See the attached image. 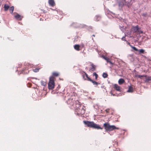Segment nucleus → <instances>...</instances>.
<instances>
[{
  "label": "nucleus",
  "mask_w": 151,
  "mask_h": 151,
  "mask_svg": "<svg viewBox=\"0 0 151 151\" xmlns=\"http://www.w3.org/2000/svg\"><path fill=\"white\" fill-rule=\"evenodd\" d=\"M55 78L53 76H51L49 78V81L48 83V88L49 90H52L55 87Z\"/></svg>",
  "instance_id": "f257e3e1"
},
{
  "label": "nucleus",
  "mask_w": 151,
  "mask_h": 151,
  "mask_svg": "<svg viewBox=\"0 0 151 151\" xmlns=\"http://www.w3.org/2000/svg\"><path fill=\"white\" fill-rule=\"evenodd\" d=\"M105 129L106 130L111 131L115 129H118V128H117L114 125H110L109 123H104V124Z\"/></svg>",
  "instance_id": "f03ea898"
},
{
  "label": "nucleus",
  "mask_w": 151,
  "mask_h": 151,
  "mask_svg": "<svg viewBox=\"0 0 151 151\" xmlns=\"http://www.w3.org/2000/svg\"><path fill=\"white\" fill-rule=\"evenodd\" d=\"M85 109L82 107L80 108L76 109L75 110V114L77 115L81 116L83 114L85 113Z\"/></svg>",
  "instance_id": "7ed1b4c3"
},
{
  "label": "nucleus",
  "mask_w": 151,
  "mask_h": 151,
  "mask_svg": "<svg viewBox=\"0 0 151 151\" xmlns=\"http://www.w3.org/2000/svg\"><path fill=\"white\" fill-rule=\"evenodd\" d=\"M86 126L92 127L97 129H102L99 126L95 123H85Z\"/></svg>",
  "instance_id": "20e7f679"
},
{
  "label": "nucleus",
  "mask_w": 151,
  "mask_h": 151,
  "mask_svg": "<svg viewBox=\"0 0 151 151\" xmlns=\"http://www.w3.org/2000/svg\"><path fill=\"white\" fill-rule=\"evenodd\" d=\"M75 101L74 98L71 97L67 100V103L68 104L70 105L71 107L73 108V106L74 105Z\"/></svg>",
  "instance_id": "39448f33"
},
{
  "label": "nucleus",
  "mask_w": 151,
  "mask_h": 151,
  "mask_svg": "<svg viewBox=\"0 0 151 151\" xmlns=\"http://www.w3.org/2000/svg\"><path fill=\"white\" fill-rule=\"evenodd\" d=\"M82 107L80 103L77 100L75 101L74 105L73 106V108L75 109L76 110V109H78Z\"/></svg>",
  "instance_id": "423d86ee"
},
{
  "label": "nucleus",
  "mask_w": 151,
  "mask_h": 151,
  "mask_svg": "<svg viewBox=\"0 0 151 151\" xmlns=\"http://www.w3.org/2000/svg\"><path fill=\"white\" fill-rule=\"evenodd\" d=\"M84 74H82V76L83 78L85 80H87L90 81L91 80L88 76V74L85 72H83Z\"/></svg>",
  "instance_id": "0eeeda50"
},
{
  "label": "nucleus",
  "mask_w": 151,
  "mask_h": 151,
  "mask_svg": "<svg viewBox=\"0 0 151 151\" xmlns=\"http://www.w3.org/2000/svg\"><path fill=\"white\" fill-rule=\"evenodd\" d=\"M132 48L134 50L136 51H139L140 53H144L145 50L143 49H141L138 50L136 47H133L131 45H130Z\"/></svg>",
  "instance_id": "6e6552de"
},
{
  "label": "nucleus",
  "mask_w": 151,
  "mask_h": 151,
  "mask_svg": "<svg viewBox=\"0 0 151 151\" xmlns=\"http://www.w3.org/2000/svg\"><path fill=\"white\" fill-rule=\"evenodd\" d=\"M48 2L49 4L52 6H55V4L54 0H49Z\"/></svg>",
  "instance_id": "1a4fd4ad"
},
{
  "label": "nucleus",
  "mask_w": 151,
  "mask_h": 151,
  "mask_svg": "<svg viewBox=\"0 0 151 151\" xmlns=\"http://www.w3.org/2000/svg\"><path fill=\"white\" fill-rule=\"evenodd\" d=\"M132 29L134 32H137L139 29L138 26V25L136 26H133Z\"/></svg>",
  "instance_id": "9d476101"
},
{
  "label": "nucleus",
  "mask_w": 151,
  "mask_h": 151,
  "mask_svg": "<svg viewBox=\"0 0 151 151\" xmlns=\"http://www.w3.org/2000/svg\"><path fill=\"white\" fill-rule=\"evenodd\" d=\"M146 80L145 81V82H148L150 81H151V76H148L146 75L145 76Z\"/></svg>",
  "instance_id": "9b49d317"
},
{
  "label": "nucleus",
  "mask_w": 151,
  "mask_h": 151,
  "mask_svg": "<svg viewBox=\"0 0 151 151\" xmlns=\"http://www.w3.org/2000/svg\"><path fill=\"white\" fill-rule=\"evenodd\" d=\"M114 88L117 91H120V87L118 85L115 84L114 85Z\"/></svg>",
  "instance_id": "f8f14e48"
},
{
  "label": "nucleus",
  "mask_w": 151,
  "mask_h": 151,
  "mask_svg": "<svg viewBox=\"0 0 151 151\" xmlns=\"http://www.w3.org/2000/svg\"><path fill=\"white\" fill-rule=\"evenodd\" d=\"M15 18L17 19L18 20H21L22 19V17L19 15L18 14H17L16 15L14 16Z\"/></svg>",
  "instance_id": "ddd939ff"
},
{
  "label": "nucleus",
  "mask_w": 151,
  "mask_h": 151,
  "mask_svg": "<svg viewBox=\"0 0 151 151\" xmlns=\"http://www.w3.org/2000/svg\"><path fill=\"white\" fill-rule=\"evenodd\" d=\"M105 111L106 113H108V114H113V112L112 111V110L109 109H106Z\"/></svg>",
  "instance_id": "4468645a"
},
{
  "label": "nucleus",
  "mask_w": 151,
  "mask_h": 151,
  "mask_svg": "<svg viewBox=\"0 0 151 151\" xmlns=\"http://www.w3.org/2000/svg\"><path fill=\"white\" fill-rule=\"evenodd\" d=\"M4 11H6L9 8V6L8 4H4Z\"/></svg>",
  "instance_id": "2eb2a0df"
},
{
  "label": "nucleus",
  "mask_w": 151,
  "mask_h": 151,
  "mask_svg": "<svg viewBox=\"0 0 151 151\" xmlns=\"http://www.w3.org/2000/svg\"><path fill=\"white\" fill-rule=\"evenodd\" d=\"M52 75L51 76H53V77L54 76L57 77L59 76V73L58 72H54L52 73Z\"/></svg>",
  "instance_id": "dca6fc26"
},
{
  "label": "nucleus",
  "mask_w": 151,
  "mask_h": 151,
  "mask_svg": "<svg viewBox=\"0 0 151 151\" xmlns=\"http://www.w3.org/2000/svg\"><path fill=\"white\" fill-rule=\"evenodd\" d=\"M74 49L77 51H79L80 49V45H76L74 46Z\"/></svg>",
  "instance_id": "f3484780"
},
{
  "label": "nucleus",
  "mask_w": 151,
  "mask_h": 151,
  "mask_svg": "<svg viewBox=\"0 0 151 151\" xmlns=\"http://www.w3.org/2000/svg\"><path fill=\"white\" fill-rule=\"evenodd\" d=\"M91 66L92 67V68L90 69V70L92 71H94L96 70V67L95 65H94L93 64H92L91 65Z\"/></svg>",
  "instance_id": "a211bd4d"
},
{
  "label": "nucleus",
  "mask_w": 151,
  "mask_h": 151,
  "mask_svg": "<svg viewBox=\"0 0 151 151\" xmlns=\"http://www.w3.org/2000/svg\"><path fill=\"white\" fill-rule=\"evenodd\" d=\"M125 82L124 80L122 78L119 79L118 81L119 83L120 84H122Z\"/></svg>",
  "instance_id": "6ab92c4d"
},
{
  "label": "nucleus",
  "mask_w": 151,
  "mask_h": 151,
  "mask_svg": "<svg viewBox=\"0 0 151 151\" xmlns=\"http://www.w3.org/2000/svg\"><path fill=\"white\" fill-rule=\"evenodd\" d=\"M127 92H133V88L131 86H129L128 90L127 91Z\"/></svg>",
  "instance_id": "aec40b11"
},
{
  "label": "nucleus",
  "mask_w": 151,
  "mask_h": 151,
  "mask_svg": "<svg viewBox=\"0 0 151 151\" xmlns=\"http://www.w3.org/2000/svg\"><path fill=\"white\" fill-rule=\"evenodd\" d=\"M29 72V70L27 69H25L22 70V73L24 74H27Z\"/></svg>",
  "instance_id": "412c9836"
},
{
  "label": "nucleus",
  "mask_w": 151,
  "mask_h": 151,
  "mask_svg": "<svg viewBox=\"0 0 151 151\" xmlns=\"http://www.w3.org/2000/svg\"><path fill=\"white\" fill-rule=\"evenodd\" d=\"M90 80H91V81H90L92 82L93 83V85H96V86H98V84H99L97 82H96L95 81H94L92 79Z\"/></svg>",
  "instance_id": "4be33fe9"
},
{
  "label": "nucleus",
  "mask_w": 151,
  "mask_h": 151,
  "mask_svg": "<svg viewBox=\"0 0 151 151\" xmlns=\"http://www.w3.org/2000/svg\"><path fill=\"white\" fill-rule=\"evenodd\" d=\"M14 9V7L13 6L9 8V10L10 11V13L12 14Z\"/></svg>",
  "instance_id": "5701e85b"
},
{
  "label": "nucleus",
  "mask_w": 151,
  "mask_h": 151,
  "mask_svg": "<svg viewBox=\"0 0 151 151\" xmlns=\"http://www.w3.org/2000/svg\"><path fill=\"white\" fill-rule=\"evenodd\" d=\"M41 83L42 86H46L47 83L45 81H41Z\"/></svg>",
  "instance_id": "b1692460"
},
{
  "label": "nucleus",
  "mask_w": 151,
  "mask_h": 151,
  "mask_svg": "<svg viewBox=\"0 0 151 151\" xmlns=\"http://www.w3.org/2000/svg\"><path fill=\"white\" fill-rule=\"evenodd\" d=\"M103 58L105 60H106L107 63H108L109 61L110 60V59L109 58H108L107 57H106L105 56H103Z\"/></svg>",
  "instance_id": "393cba45"
},
{
  "label": "nucleus",
  "mask_w": 151,
  "mask_h": 151,
  "mask_svg": "<svg viewBox=\"0 0 151 151\" xmlns=\"http://www.w3.org/2000/svg\"><path fill=\"white\" fill-rule=\"evenodd\" d=\"M93 76H95V79L96 80H97V78L98 77V74L95 72H94L93 73Z\"/></svg>",
  "instance_id": "a878e982"
},
{
  "label": "nucleus",
  "mask_w": 151,
  "mask_h": 151,
  "mask_svg": "<svg viewBox=\"0 0 151 151\" xmlns=\"http://www.w3.org/2000/svg\"><path fill=\"white\" fill-rule=\"evenodd\" d=\"M108 74L106 73H104L103 74L102 76L104 78H106L108 76Z\"/></svg>",
  "instance_id": "bb28decb"
},
{
  "label": "nucleus",
  "mask_w": 151,
  "mask_h": 151,
  "mask_svg": "<svg viewBox=\"0 0 151 151\" xmlns=\"http://www.w3.org/2000/svg\"><path fill=\"white\" fill-rule=\"evenodd\" d=\"M145 76L144 75H136V77H137L138 78H143L144 77H145Z\"/></svg>",
  "instance_id": "cd10ccee"
},
{
  "label": "nucleus",
  "mask_w": 151,
  "mask_h": 151,
  "mask_svg": "<svg viewBox=\"0 0 151 151\" xmlns=\"http://www.w3.org/2000/svg\"><path fill=\"white\" fill-rule=\"evenodd\" d=\"M39 69L36 68V69H33V71H34L35 72H37L39 71Z\"/></svg>",
  "instance_id": "c85d7f7f"
},
{
  "label": "nucleus",
  "mask_w": 151,
  "mask_h": 151,
  "mask_svg": "<svg viewBox=\"0 0 151 151\" xmlns=\"http://www.w3.org/2000/svg\"><path fill=\"white\" fill-rule=\"evenodd\" d=\"M84 123H93V122H90L88 121H83Z\"/></svg>",
  "instance_id": "c756f323"
},
{
  "label": "nucleus",
  "mask_w": 151,
  "mask_h": 151,
  "mask_svg": "<svg viewBox=\"0 0 151 151\" xmlns=\"http://www.w3.org/2000/svg\"><path fill=\"white\" fill-rule=\"evenodd\" d=\"M108 63H109L111 65L113 64V63L110 61V60Z\"/></svg>",
  "instance_id": "7c9ffc66"
},
{
  "label": "nucleus",
  "mask_w": 151,
  "mask_h": 151,
  "mask_svg": "<svg viewBox=\"0 0 151 151\" xmlns=\"http://www.w3.org/2000/svg\"><path fill=\"white\" fill-rule=\"evenodd\" d=\"M125 37H123L122 38V39L123 40H124V41H126V40H125Z\"/></svg>",
  "instance_id": "2f4dec72"
},
{
  "label": "nucleus",
  "mask_w": 151,
  "mask_h": 151,
  "mask_svg": "<svg viewBox=\"0 0 151 151\" xmlns=\"http://www.w3.org/2000/svg\"><path fill=\"white\" fill-rule=\"evenodd\" d=\"M92 36H93V37H95V35H92Z\"/></svg>",
  "instance_id": "473e14b6"
},
{
  "label": "nucleus",
  "mask_w": 151,
  "mask_h": 151,
  "mask_svg": "<svg viewBox=\"0 0 151 151\" xmlns=\"http://www.w3.org/2000/svg\"><path fill=\"white\" fill-rule=\"evenodd\" d=\"M28 84H29V83L28 84ZM29 84V85H31V84Z\"/></svg>",
  "instance_id": "72a5a7b5"
},
{
  "label": "nucleus",
  "mask_w": 151,
  "mask_h": 151,
  "mask_svg": "<svg viewBox=\"0 0 151 151\" xmlns=\"http://www.w3.org/2000/svg\"><path fill=\"white\" fill-rule=\"evenodd\" d=\"M83 46H84V45H82V47H83Z\"/></svg>",
  "instance_id": "f704fd0d"
}]
</instances>
